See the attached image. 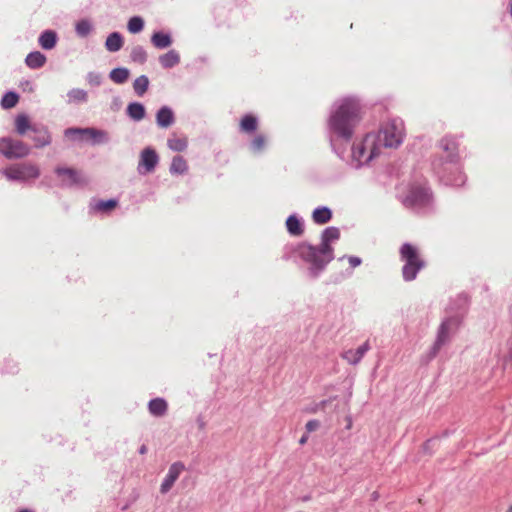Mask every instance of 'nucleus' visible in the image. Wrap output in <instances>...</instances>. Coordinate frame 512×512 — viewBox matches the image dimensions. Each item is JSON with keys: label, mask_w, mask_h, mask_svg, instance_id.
I'll return each mask as SVG.
<instances>
[{"label": "nucleus", "mask_w": 512, "mask_h": 512, "mask_svg": "<svg viewBox=\"0 0 512 512\" xmlns=\"http://www.w3.org/2000/svg\"><path fill=\"white\" fill-rule=\"evenodd\" d=\"M379 154L380 146L373 133H368L362 141L354 143L352 147V157L358 166L369 163Z\"/></svg>", "instance_id": "7"}, {"label": "nucleus", "mask_w": 512, "mask_h": 512, "mask_svg": "<svg viewBox=\"0 0 512 512\" xmlns=\"http://www.w3.org/2000/svg\"><path fill=\"white\" fill-rule=\"evenodd\" d=\"M130 58L135 63L144 64L147 61V52L140 45L134 46L131 50Z\"/></svg>", "instance_id": "33"}, {"label": "nucleus", "mask_w": 512, "mask_h": 512, "mask_svg": "<svg viewBox=\"0 0 512 512\" xmlns=\"http://www.w3.org/2000/svg\"><path fill=\"white\" fill-rule=\"evenodd\" d=\"M507 512H512V510L510 509V510H509V511H507Z\"/></svg>", "instance_id": "47"}, {"label": "nucleus", "mask_w": 512, "mask_h": 512, "mask_svg": "<svg viewBox=\"0 0 512 512\" xmlns=\"http://www.w3.org/2000/svg\"><path fill=\"white\" fill-rule=\"evenodd\" d=\"M147 452V447L146 445H142L139 449V453L140 454H145Z\"/></svg>", "instance_id": "45"}, {"label": "nucleus", "mask_w": 512, "mask_h": 512, "mask_svg": "<svg viewBox=\"0 0 512 512\" xmlns=\"http://www.w3.org/2000/svg\"><path fill=\"white\" fill-rule=\"evenodd\" d=\"M440 147L448 152L447 158L449 159V163L451 167H445L443 170H438L437 173L441 181H443L446 185L451 186H462L465 183V175L458 169L456 166L457 158H458V144L455 138L446 136L441 139Z\"/></svg>", "instance_id": "4"}, {"label": "nucleus", "mask_w": 512, "mask_h": 512, "mask_svg": "<svg viewBox=\"0 0 512 512\" xmlns=\"http://www.w3.org/2000/svg\"><path fill=\"white\" fill-rule=\"evenodd\" d=\"M405 135L404 123L401 119H392L386 122L378 134L377 144L384 148H397L403 142Z\"/></svg>", "instance_id": "6"}, {"label": "nucleus", "mask_w": 512, "mask_h": 512, "mask_svg": "<svg viewBox=\"0 0 512 512\" xmlns=\"http://www.w3.org/2000/svg\"><path fill=\"white\" fill-rule=\"evenodd\" d=\"M361 120V105L352 97L337 101L331 111L328 127L337 137L350 140L354 128Z\"/></svg>", "instance_id": "1"}, {"label": "nucleus", "mask_w": 512, "mask_h": 512, "mask_svg": "<svg viewBox=\"0 0 512 512\" xmlns=\"http://www.w3.org/2000/svg\"><path fill=\"white\" fill-rule=\"evenodd\" d=\"M87 81L92 86H99L101 84V75L96 72H89L87 74Z\"/></svg>", "instance_id": "41"}, {"label": "nucleus", "mask_w": 512, "mask_h": 512, "mask_svg": "<svg viewBox=\"0 0 512 512\" xmlns=\"http://www.w3.org/2000/svg\"><path fill=\"white\" fill-rule=\"evenodd\" d=\"M340 238V231L337 227L330 226L323 230L320 245L325 249H333L331 243Z\"/></svg>", "instance_id": "18"}, {"label": "nucleus", "mask_w": 512, "mask_h": 512, "mask_svg": "<svg viewBox=\"0 0 512 512\" xmlns=\"http://www.w3.org/2000/svg\"><path fill=\"white\" fill-rule=\"evenodd\" d=\"M250 146L254 152L262 151L265 147V137L263 135H256Z\"/></svg>", "instance_id": "40"}, {"label": "nucleus", "mask_w": 512, "mask_h": 512, "mask_svg": "<svg viewBox=\"0 0 512 512\" xmlns=\"http://www.w3.org/2000/svg\"><path fill=\"white\" fill-rule=\"evenodd\" d=\"M159 63L165 69L173 68L180 63V55L176 50H169L159 57Z\"/></svg>", "instance_id": "20"}, {"label": "nucleus", "mask_w": 512, "mask_h": 512, "mask_svg": "<svg viewBox=\"0 0 512 512\" xmlns=\"http://www.w3.org/2000/svg\"><path fill=\"white\" fill-rule=\"evenodd\" d=\"M175 121L174 113L168 106L161 107L156 114L157 125L161 128L170 127Z\"/></svg>", "instance_id": "17"}, {"label": "nucleus", "mask_w": 512, "mask_h": 512, "mask_svg": "<svg viewBox=\"0 0 512 512\" xmlns=\"http://www.w3.org/2000/svg\"><path fill=\"white\" fill-rule=\"evenodd\" d=\"M76 33L79 37H87L93 30L92 23L87 19H82L76 23Z\"/></svg>", "instance_id": "34"}, {"label": "nucleus", "mask_w": 512, "mask_h": 512, "mask_svg": "<svg viewBox=\"0 0 512 512\" xmlns=\"http://www.w3.org/2000/svg\"><path fill=\"white\" fill-rule=\"evenodd\" d=\"M38 41L43 49L50 50L56 45L57 34L52 30H46L41 33Z\"/></svg>", "instance_id": "25"}, {"label": "nucleus", "mask_w": 512, "mask_h": 512, "mask_svg": "<svg viewBox=\"0 0 512 512\" xmlns=\"http://www.w3.org/2000/svg\"><path fill=\"white\" fill-rule=\"evenodd\" d=\"M399 257L403 262L402 277L406 282L415 280L418 273L426 266L419 249L411 243L402 244Z\"/></svg>", "instance_id": "5"}, {"label": "nucleus", "mask_w": 512, "mask_h": 512, "mask_svg": "<svg viewBox=\"0 0 512 512\" xmlns=\"http://www.w3.org/2000/svg\"><path fill=\"white\" fill-rule=\"evenodd\" d=\"M123 36L119 32H112L105 41V48L109 52H117L123 47Z\"/></svg>", "instance_id": "21"}, {"label": "nucleus", "mask_w": 512, "mask_h": 512, "mask_svg": "<svg viewBox=\"0 0 512 512\" xmlns=\"http://www.w3.org/2000/svg\"><path fill=\"white\" fill-rule=\"evenodd\" d=\"M20 512H32V511L24 509V510H21Z\"/></svg>", "instance_id": "46"}, {"label": "nucleus", "mask_w": 512, "mask_h": 512, "mask_svg": "<svg viewBox=\"0 0 512 512\" xmlns=\"http://www.w3.org/2000/svg\"><path fill=\"white\" fill-rule=\"evenodd\" d=\"M296 254L310 265L309 273L317 277L334 259V249H325L321 245L313 246L308 243H301L295 250Z\"/></svg>", "instance_id": "3"}, {"label": "nucleus", "mask_w": 512, "mask_h": 512, "mask_svg": "<svg viewBox=\"0 0 512 512\" xmlns=\"http://www.w3.org/2000/svg\"><path fill=\"white\" fill-rule=\"evenodd\" d=\"M188 170V165L186 160L182 156H175L172 159L170 165V173L171 174H184Z\"/></svg>", "instance_id": "28"}, {"label": "nucleus", "mask_w": 512, "mask_h": 512, "mask_svg": "<svg viewBox=\"0 0 512 512\" xmlns=\"http://www.w3.org/2000/svg\"><path fill=\"white\" fill-rule=\"evenodd\" d=\"M149 87V79L146 75H141L134 80L133 89L134 92L139 96H143Z\"/></svg>", "instance_id": "31"}, {"label": "nucleus", "mask_w": 512, "mask_h": 512, "mask_svg": "<svg viewBox=\"0 0 512 512\" xmlns=\"http://www.w3.org/2000/svg\"><path fill=\"white\" fill-rule=\"evenodd\" d=\"M307 439H308V436L307 435H303L300 440H299V443L301 445L305 444L307 442Z\"/></svg>", "instance_id": "44"}, {"label": "nucleus", "mask_w": 512, "mask_h": 512, "mask_svg": "<svg viewBox=\"0 0 512 512\" xmlns=\"http://www.w3.org/2000/svg\"><path fill=\"white\" fill-rule=\"evenodd\" d=\"M151 43L158 49H165L172 44V38L167 33L155 32L151 36Z\"/></svg>", "instance_id": "24"}, {"label": "nucleus", "mask_w": 512, "mask_h": 512, "mask_svg": "<svg viewBox=\"0 0 512 512\" xmlns=\"http://www.w3.org/2000/svg\"><path fill=\"white\" fill-rule=\"evenodd\" d=\"M32 127L26 115L21 114L16 117L15 128L19 135H24L28 130H31Z\"/></svg>", "instance_id": "32"}, {"label": "nucleus", "mask_w": 512, "mask_h": 512, "mask_svg": "<svg viewBox=\"0 0 512 512\" xmlns=\"http://www.w3.org/2000/svg\"><path fill=\"white\" fill-rule=\"evenodd\" d=\"M167 408V402L163 398H155L148 403L150 414L156 417L164 416L167 412Z\"/></svg>", "instance_id": "19"}, {"label": "nucleus", "mask_w": 512, "mask_h": 512, "mask_svg": "<svg viewBox=\"0 0 512 512\" xmlns=\"http://www.w3.org/2000/svg\"><path fill=\"white\" fill-rule=\"evenodd\" d=\"M348 261H349V264H350V266L352 268H355V267L359 266L362 263L361 258H359L357 256H349L348 257Z\"/></svg>", "instance_id": "43"}, {"label": "nucleus", "mask_w": 512, "mask_h": 512, "mask_svg": "<svg viewBox=\"0 0 512 512\" xmlns=\"http://www.w3.org/2000/svg\"><path fill=\"white\" fill-rule=\"evenodd\" d=\"M167 146L176 152H182L187 148V139L171 137L167 140Z\"/></svg>", "instance_id": "36"}, {"label": "nucleus", "mask_w": 512, "mask_h": 512, "mask_svg": "<svg viewBox=\"0 0 512 512\" xmlns=\"http://www.w3.org/2000/svg\"><path fill=\"white\" fill-rule=\"evenodd\" d=\"M185 466L182 462H174L170 465L168 469V473L163 479L161 486H160V492L162 494L168 493L171 488L173 487L176 480L179 478L180 474L184 471Z\"/></svg>", "instance_id": "13"}, {"label": "nucleus", "mask_w": 512, "mask_h": 512, "mask_svg": "<svg viewBox=\"0 0 512 512\" xmlns=\"http://www.w3.org/2000/svg\"><path fill=\"white\" fill-rule=\"evenodd\" d=\"M455 301L457 307L450 306L449 309L451 312L455 311L456 314L447 317L440 324L436 340L431 348L430 358H434L438 354L441 347L450 340L461 324L462 315L468 306V297L465 294H461Z\"/></svg>", "instance_id": "2"}, {"label": "nucleus", "mask_w": 512, "mask_h": 512, "mask_svg": "<svg viewBox=\"0 0 512 512\" xmlns=\"http://www.w3.org/2000/svg\"><path fill=\"white\" fill-rule=\"evenodd\" d=\"M31 131L33 132L31 139L37 148L48 146L51 143V135L47 127L33 125Z\"/></svg>", "instance_id": "16"}, {"label": "nucleus", "mask_w": 512, "mask_h": 512, "mask_svg": "<svg viewBox=\"0 0 512 512\" xmlns=\"http://www.w3.org/2000/svg\"><path fill=\"white\" fill-rule=\"evenodd\" d=\"M319 425H320V423H319L318 420H315V419L314 420H309L306 423V430L308 432H313V431L318 429Z\"/></svg>", "instance_id": "42"}, {"label": "nucleus", "mask_w": 512, "mask_h": 512, "mask_svg": "<svg viewBox=\"0 0 512 512\" xmlns=\"http://www.w3.org/2000/svg\"><path fill=\"white\" fill-rule=\"evenodd\" d=\"M68 97L70 101L86 102L88 95L87 92L83 89H72L68 92Z\"/></svg>", "instance_id": "39"}, {"label": "nucleus", "mask_w": 512, "mask_h": 512, "mask_svg": "<svg viewBox=\"0 0 512 512\" xmlns=\"http://www.w3.org/2000/svg\"><path fill=\"white\" fill-rule=\"evenodd\" d=\"M258 120L255 116L247 114L240 122V129L242 132L252 133L257 129Z\"/></svg>", "instance_id": "29"}, {"label": "nucleus", "mask_w": 512, "mask_h": 512, "mask_svg": "<svg viewBox=\"0 0 512 512\" xmlns=\"http://www.w3.org/2000/svg\"><path fill=\"white\" fill-rule=\"evenodd\" d=\"M430 200L431 194L427 187L422 185L412 186L403 199V204L409 208L419 209L429 205Z\"/></svg>", "instance_id": "9"}, {"label": "nucleus", "mask_w": 512, "mask_h": 512, "mask_svg": "<svg viewBox=\"0 0 512 512\" xmlns=\"http://www.w3.org/2000/svg\"><path fill=\"white\" fill-rule=\"evenodd\" d=\"M127 115L134 121H141L145 115V107L139 102H132L127 106Z\"/></svg>", "instance_id": "23"}, {"label": "nucleus", "mask_w": 512, "mask_h": 512, "mask_svg": "<svg viewBox=\"0 0 512 512\" xmlns=\"http://www.w3.org/2000/svg\"><path fill=\"white\" fill-rule=\"evenodd\" d=\"M159 163V156L152 147L144 148L139 156L137 171L140 175L152 173Z\"/></svg>", "instance_id": "11"}, {"label": "nucleus", "mask_w": 512, "mask_h": 512, "mask_svg": "<svg viewBox=\"0 0 512 512\" xmlns=\"http://www.w3.org/2000/svg\"><path fill=\"white\" fill-rule=\"evenodd\" d=\"M56 174L61 179V185L65 187H71L79 185L82 182L79 172L72 168L57 167L55 169Z\"/></svg>", "instance_id": "14"}, {"label": "nucleus", "mask_w": 512, "mask_h": 512, "mask_svg": "<svg viewBox=\"0 0 512 512\" xmlns=\"http://www.w3.org/2000/svg\"><path fill=\"white\" fill-rule=\"evenodd\" d=\"M19 96L15 92H6L1 100V106L5 109H10L16 106Z\"/></svg>", "instance_id": "37"}, {"label": "nucleus", "mask_w": 512, "mask_h": 512, "mask_svg": "<svg viewBox=\"0 0 512 512\" xmlns=\"http://www.w3.org/2000/svg\"><path fill=\"white\" fill-rule=\"evenodd\" d=\"M370 350V344L369 341H366L363 343L360 347H358L356 350L349 349L342 353V358L346 360L351 365H357L367 351Z\"/></svg>", "instance_id": "15"}, {"label": "nucleus", "mask_w": 512, "mask_h": 512, "mask_svg": "<svg viewBox=\"0 0 512 512\" xmlns=\"http://www.w3.org/2000/svg\"><path fill=\"white\" fill-rule=\"evenodd\" d=\"M117 200L109 199V200H100L95 203L93 209L98 212H108L114 209L117 206Z\"/></svg>", "instance_id": "38"}, {"label": "nucleus", "mask_w": 512, "mask_h": 512, "mask_svg": "<svg viewBox=\"0 0 512 512\" xmlns=\"http://www.w3.org/2000/svg\"><path fill=\"white\" fill-rule=\"evenodd\" d=\"M87 135L93 140V144L105 143L108 136L105 131L94 128H68L65 130V136L77 139L78 136Z\"/></svg>", "instance_id": "12"}, {"label": "nucleus", "mask_w": 512, "mask_h": 512, "mask_svg": "<svg viewBox=\"0 0 512 512\" xmlns=\"http://www.w3.org/2000/svg\"><path fill=\"white\" fill-rule=\"evenodd\" d=\"M286 227L288 232L294 236H300L304 232L302 222L295 215H290L287 218Z\"/></svg>", "instance_id": "27"}, {"label": "nucleus", "mask_w": 512, "mask_h": 512, "mask_svg": "<svg viewBox=\"0 0 512 512\" xmlns=\"http://www.w3.org/2000/svg\"><path fill=\"white\" fill-rule=\"evenodd\" d=\"M46 62V57L39 51L30 52L25 59L26 65L31 69L41 68Z\"/></svg>", "instance_id": "22"}, {"label": "nucleus", "mask_w": 512, "mask_h": 512, "mask_svg": "<svg viewBox=\"0 0 512 512\" xmlns=\"http://www.w3.org/2000/svg\"><path fill=\"white\" fill-rule=\"evenodd\" d=\"M0 153L8 159L23 158L30 153V147L20 140L0 139Z\"/></svg>", "instance_id": "10"}, {"label": "nucleus", "mask_w": 512, "mask_h": 512, "mask_svg": "<svg viewBox=\"0 0 512 512\" xmlns=\"http://www.w3.org/2000/svg\"><path fill=\"white\" fill-rule=\"evenodd\" d=\"M2 173L10 181L21 182L36 179L40 176L38 166L32 163L14 164L4 169Z\"/></svg>", "instance_id": "8"}, {"label": "nucleus", "mask_w": 512, "mask_h": 512, "mask_svg": "<svg viewBox=\"0 0 512 512\" xmlns=\"http://www.w3.org/2000/svg\"><path fill=\"white\" fill-rule=\"evenodd\" d=\"M332 218V212L328 207H317L312 214V219L317 224H326Z\"/></svg>", "instance_id": "26"}, {"label": "nucleus", "mask_w": 512, "mask_h": 512, "mask_svg": "<svg viewBox=\"0 0 512 512\" xmlns=\"http://www.w3.org/2000/svg\"><path fill=\"white\" fill-rule=\"evenodd\" d=\"M109 77L113 82L123 84L128 80L129 70L124 67L115 68L111 70Z\"/></svg>", "instance_id": "30"}, {"label": "nucleus", "mask_w": 512, "mask_h": 512, "mask_svg": "<svg viewBox=\"0 0 512 512\" xmlns=\"http://www.w3.org/2000/svg\"><path fill=\"white\" fill-rule=\"evenodd\" d=\"M144 28V20L140 16H133L127 23V29L130 33H140Z\"/></svg>", "instance_id": "35"}]
</instances>
